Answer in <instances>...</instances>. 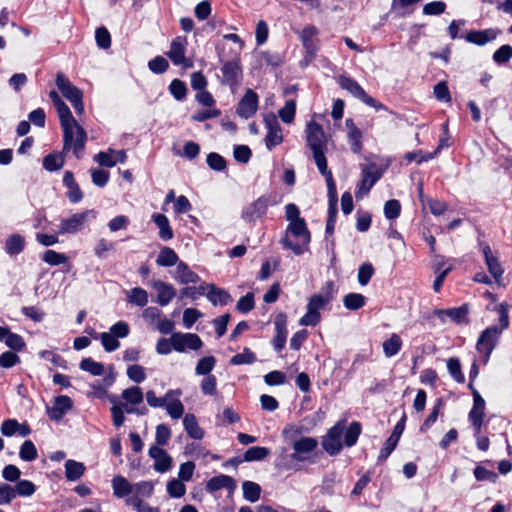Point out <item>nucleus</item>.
Returning <instances> with one entry per match:
<instances>
[{"label":"nucleus","mask_w":512,"mask_h":512,"mask_svg":"<svg viewBox=\"0 0 512 512\" xmlns=\"http://www.w3.org/2000/svg\"><path fill=\"white\" fill-rule=\"evenodd\" d=\"M267 207L268 200L260 197L243 210L242 218L249 223L255 222L265 216Z\"/></svg>","instance_id":"obj_19"},{"label":"nucleus","mask_w":512,"mask_h":512,"mask_svg":"<svg viewBox=\"0 0 512 512\" xmlns=\"http://www.w3.org/2000/svg\"><path fill=\"white\" fill-rule=\"evenodd\" d=\"M126 504L132 506L137 512H160L159 508L149 506L138 497H128Z\"/></svg>","instance_id":"obj_55"},{"label":"nucleus","mask_w":512,"mask_h":512,"mask_svg":"<svg viewBox=\"0 0 512 512\" xmlns=\"http://www.w3.org/2000/svg\"><path fill=\"white\" fill-rule=\"evenodd\" d=\"M101 343L107 352H113L120 346L119 341L110 332H103L100 334Z\"/></svg>","instance_id":"obj_60"},{"label":"nucleus","mask_w":512,"mask_h":512,"mask_svg":"<svg viewBox=\"0 0 512 512\" xmlns=\"http://www.w3.org/2000/svg\"><path fill=\"white\" fill-rule=\"evenodd\" d=\"M156 263L161 267H171L178 264V256L170 247H163L157 256Z\"/></svg>","instance_id":"obj_35"},{"label":"nucleus","mask_w":512,"mask_h":512,"mask_svg":"<svg viewBox=\"0 0 512 512\" xmlns=\"http://www.w3.org/2000/svg\"><path fill=\"white\" fill-rule=\"evenodd\" d=\"M187 47V39L185 37H176L170 45V50L166 55L170 58L174 65H181L184 68H191L193 62L185 57Z\"/></svg>","instance_id":"obj_12"},{"label":"nucleus","mask_w":512,"mask_h":512,"mask_svg":"<svg viewBox=\"0 0 512 512\" xmlns=\"http://www.w3.org/2000/svg\"><path fill=\"white\" fill-rule=\"evenodd\" d=\"M243 497L249 502H257L260 498L261 487L252 481H244L242 484Z\"/></svg>","instance_id":"obj_40"},{"label":"nucleus","mask_w":512,"mask_h":512,"mask_svg":"<svg viewBox=\"0 0 512 512\" xmlns=\"http://www.w3.org/2000/svg\"><path fill=\"white\" fill-rule=\"evenodd\" d=\"M127 376L131 381L141 383L146 379L145 368L137 364L131 365L127 368Z\"/></svg>","instance_id":"obj_61"},{"label":"nucleus","mask_w":512,"mask_h":512,"mask_svg":"<svg viewBox=\"0 0 512 512\" xmlns=\"http://www.w3.org/2000/svg\"><path fill=\"white\" fill-rule=\"evenodd\" d=\"M434 314L443 322L446 318H449L455 323H462L468 315V306L462 305L455 308L438 309L435 310Z\"/></svg>","instance_id":"obj_23"},{"label":"nucleus","mask_w":512,"mask_h":512,"mask_svg":"<svg viewBox=\"0 0 512 512\" xmlns=\"http://www.w3.org/2000/svg\"><path fill=\"white\" fill-rule=\"evenodd\" d=\"M296 112V102L294 100H287L284 107H282L278 114L284 123L290 124L293 122Z\"/></svg>","instance_id":"obj_50"},{"label":"nucleus","mask_w":512,"mask_h":512,"mask_svg":"<svg viewBox=\"0 0 512 512\" xmlns=\"http://www.w3.org/2000/svg\"><path fill=\"white\" fill-rule=\"evenodd\" d=\"M174 278L182 284L197 283L199 281V276L184 262L177 264Z\"/></svg>","instance_id":"obj_27"},{"label":"nucleus","mask_w":512,"mask_h":512,"mask_svg":"<svg viewBox=\"0 0 512 512\" xmlns=\"http://www.w3.org/2000/svg\"><path fill=\"white\" fill-rule=\"evenodd\" d=\"M181 394V390L175 389L167 391L163 397H157L154 391L149 390L146 392V401L153 408H164L167 399H171V396L180 397Z\"/></svg>","instance_id":"obj_28"},{"label":"nucleus","mask_w":512,"mask_h":512,"mask_svg":"<svg viewBox=\"0 0 512 512\" xmlns=\"http://www.w3.org/2000/svg\"><path fill=\"white\" fill-rule=\"evenodd\" d=\"M311 235L305 220L289 223L280 243L284 249H289L296 255H302L308 250Z\"/></svg>","instance_id":"obj_4"},{"label":"nucleus","mask_w":512,"mask_h":512,"mask_svg":"<svg viewBox=\"0 0 512 512\" xmlns=\"http://www.w3.org/2000/svg\"><path fill=\"white\" fill-rule=\"evenodd\" d=\"M482 253L489 273L493 276L495 282L500 284L504 270L498 260V257L493 254L490 246L487 244L483 245Z\"/></svg>","instance_id":"obj_18"},{"label":"nucleus","mask_w":512,"mask_h":512,"mask_svg":"<svg viewBox=\"0 0 512 512\" xmlns=\"http://www.w3.org/2000/svg\"><path fill=\"white\" fill-rule=\"evenodd\" d=\"M497 35L498 32L493 29L471 31L467 34L466 40L477 45H484L489 41L494 40L497 37Z\"/></svg>","instance_id":"obj_30"},{"label":"nucleus","mask_w":512,"mask_h":512,"mask_svg":"<svg viewBox=\"0 0 512 512\" xmlns=\"http://www.w3.org/2000/svg\"><path fill=\"white\" fill-rule=\"evenodd\" d=\"M270 454V450L266 447L254 446L249 448L244 454V461H261Z\"/></svg>","instance_id":"obj_45"},{"label":"nucleus","mask_w":512,"mask_h":512,"mask_svg":"<svg viewBox=\"0 0 512 512\" xmlns=\"http://www.w3.org/2000/svg\"><path fill=\"white\" fill-rule=\"evenodd\" d=\"M374 274V268L371 263H363L358 269V282L365 286L369 283L370 279Z\"/></svg>","instance_id":"obj_58"},{"label":"nucleus","mask_w":512,"mask_h":512,"mask_svg":"<svg viewBox=\"0 0 512 512\" xmlns=\"http://www.w3.org/2000/svg\"><path fill=\"white\" fill-rule=\"evenodd\" d=\"M485 411V400L482 398L478 390L473 392V407L468 414V418L472 423L475 430V435H478L481 431L482 422Z\"/></svg>","instance_id":"obj_15"},{"label":"nucleus","mask_w":512,"mask_h":512,"mask_svg":"<svg viewBox=\"0 0 512 512\" xmlns=\"http://www.w3.org/2000/svg\"><path fill=\"white\" fill-rule=\"evenodd\" d=\"M383 352L386 357L390 358L395 356L402 347V341L400 337L393 333L390 338L383 342Z\"/></svg>","instance_id":"obj_38"},{"label":"nucleus","mask_w":512,"mask_h":512,"mask_svg":"<svg viewBox=\"0 0 512 512\" xmlns=\"http://www.w3.org/2000/svg\"><path fill=\"white\" fill-rule=\"evenodd\" d=\"M318 441L313 437H301L293 442V453L282 459V466L285 470L297 472L302 469L303 464H314L315 450Z\"/></svg>","instance_id":"obj_3"},{"label":"nucleus","mask_w":512,"mask_h":512,"mask_svg":"<svg viewBox=\"0 0 512 512\" xmlns=\"http://www.w3.org/2000/svg\"><path fill=\"white\" fill-rule=\"evenodd\" d=\"M207 298L213 305H226L231 301V297L227 291L221 288H217L214 285L210 286V290L207 293Z\"/></svg>","instance_id":"obj_36"},{"label":"nucleus","mask_w":512,"mask_h":512,"mask_svg":"<svg viewBox=\"0 0 512 512\" xmlns=\"http://www.w3.org/2000/svg\"><path fill=\"white\" fill-rule=\"evenodd\" d=\"M264 122L267 128L265 144L268 150H272L283 142L282 128L274 115L266 116Z\"/></svg>","instance_id":"obj_14"},{"label":"nucleus","mask_w":512,"mask_h":512,"mask_svg":"<svg viewBox=\"0 0 512 512\" xmlns=\"http://www.w3.org/2000/svg\"><path fill=\"white\" fill-rule=\"evenodd\" d=\"M25 247V239L19 235L14 234L7 238L5 250L10 256L18 255Z\"/></svg>","instance_id":"obj_37"},{"label":"nucleus","mask_w":512,"mask_h":512,"mask_svg":"<svg viewBox=\"0 0 512 512\" xmlns=\"http://www.w3.org/2000/svg\"><path fill=\"white\" fill-rule=\"evenodd\" d=\"M224 83L231 87L237 85L241 75V67L238 61H227L222 66Z\"/></svg>","instance_id":"obj_26"},{"label":"nucleus","mask_w":512,"mask_h":512,"mask_svg":"<svg viewBox=\"0 0 512 512\" xmlns=\"http://www.w3.org/2000/svg\"><path fill=\"white\" fill-rule=\"evenodd\" d=\"M442 147H443V144L441 143L433 153H428V154H422L421 152H408L405 155V159L408 162L416 161L418 164H420L422 162H425V161H428V160H431L432 158H434L440 152Z\"/></svg>","instance_id":"obj_53"},{"label":"nucleus","mask_w":512,"mask_h":512,"mask_svg":"<svg viewBox=\"0 0 512 512\" xmlns=\"http://www.w3.org/2000/svg\"><path fill=\"white\" fill-rule=\"evenodd\" d=\"M183 425L187 432V434L196 440H199L203 437L204 432L199 427L196 417L193 414H186L183 418Z\"/></svg>","instance_id":"obj_33"},{"label":"nucleus","mask_w":512,"mask_h":512,"mask_svg":"<svg viewBox=\"0 0 512 512\" xmlns=\"http://www.w3.org/2000/svg\"><path fill=\"white\" fill-rule=\"evenodd\" d=\"M149 456L154 459V469L157 472L164 473L170 469L172 459L164 449L152 446L149 449Z\"/></svg>","instance_id":"obj_21"},{"label":"nucleus","mask_w":512,"mask_h":512,"mask_svg":"<svg viewBox=\"0 0 512 512\" xmlns=\"http://www.w3.org/2000/svg\"><path fill=\"white\" fill-rule=\"evenodd\" d=\"M80 369L90 373L93 376H100L104 373V365L94 361L92 358H84L80 362Z\"/></svg>","instance_id":"obj_43"},{"label":"nucleus","mask_w":512,"mask_h":512,"mask_svg":"<svg viewBox=\"0 0 512 512\" xmlns=\"http://www.w3.org/2000/svg\"><path fill=\"white\" fill-rule=\"evenodd\" d=\"M95 39H96V43H97L98 47L101 49H108L111 46L110 33L104 27H100V28L96 29Z\"/></svg>","instance_id":"obj_62"},{"label":"nucleus","mask_w":512,"mask_h":512,"mask_svg":"<svg viewBox=\"0 0 512 512\" xmlns=\"http://www.w3.org/2000/svg\"><path fill=\"white\" fill-rule=\"evenodd\" d=\"M343 304L348 310H358L365 304V297L358 293H349L343 299Z\"/></svg>","instance_id":"obj_47"},{"label":"nucleus","mask_w":512,"mask_h":512,"mask_svg":"<svg viewBox=\"0 0 512 512\" xmlns=\"http://www.w3.org/2000/svg\"><path fill=\"white\" fill-rule=\"evenodd\" d=\"M401 212V205L398 200H388L384 205L385 217L389 220L396 219L399 217Z\"/></svg>","instance_id":"obj_59"},{"label":"nucleus","mask_w":512,"mask_h":512,"mask_svg":"<svg viewBox=\"0 0 512 512\" xmlns=\"http://www.w3.org/2000/svg\"><path fill=\"white\" fill-rule=\"evenodd\" d=\"M446 10V3L443 1H433L423 6V14L427 16H436L444 13Z\"/></svg>","instance_id":"obj_56"},{"label":"nucleus","mask_w":512,"mask_h":512,"mask_svg":"<svg viewBox=\"0 0 512 512\" xmlns=\"http://www.w3.org/2000/svg\"><path fill=\"white\" fill-rule=\"evenodd\" d=\"M173 349L184 352L186 349L198 350L203 343L200 337L194 333H174L171 335Z\"/></svg>","instance_id":"obj_13"},{"label":"nucleus","mask_w":512,"mask_h":512,"mask_svg":"<svg viewBox=\"0 0 512 512\" xmlns=\"http://www.w3.org/2000/svg\"><path fill=\"white\" fill-rule=\"evenodd\" d=\"M150 286L157 291V303L160 306L168 305L176 296V289L161 280L150 281Z\"/></svg>","instance_id":"obj_20"},{"label":"nucleus","mask_w":512,"mask_h":512,"mask_svg":"<svg viewBox=\"0 0 512 512\" xmlns=\"http://www.w3.org/2000/svg\"><path fill=\"white\" fill-rule=\"evenodd\" d=\"M334 283L326 282L321 293L312 295L307 303V312L299 320L302 326H316L321 319L319 311L324 309L333 299Z\"/></svg>","instance_id":"obj_5"},{"label":"nucleus","mask_w":512,"mask_h":512,"mask_svg":"<svg viewBox=\"0 0 512 512\" xmlns=\"http://www.w3.org/2000/svg\"><path fill=\"white\" fill-rule=\"evenodd\" d=\"M166 403L167 404L164 406V408L171 418L179 419L183 416L184 405L180 401L179 397L171 396V399H167Z\"/></svg>","instance_id":"obj_39"},{"label":"nucleus","mask_w":512,"mask_h":512,"mask_svg":"<svg viewBox=\"0 0 512 512\" xmlns=\"http://www.w3.org/2000/svg\"><path fill=\"white\" fill-rule=\"evenodd\" d=\"M122 399L130 405H138L143 401V392L139 386H132L123 390Z\"/></svg>","instance_id":"obj_41"},{"label":"nucleus","mask_w":512,"mask_h":512,"mask_svg":"<svg viewBox=\"0 0 512 512\" xmlns=\"http://www.w3.org/2000/svg\"><path fill=\"white\" fill-rule=\"evenodd\" d=\"M236 486V481L231 476L221 474L208 480L206 490L208 492H215L225 488L228 491L233 492L236 489Z\"/></svg>","instance_id":"obj_24"},{"label":"nucleus","mask_w":512,"mask_h":512,"mask_svg":"<svg viewBox=\"0 0 512 512\" xmlns=\"http://www.w3.org/2000/svg\"><path fill=\"white\" fill-rule=\"evenodd\" d=\"M345 430V423L338 422L328 430L322 439L323 449L331 456L337 455L342 450L343 432Z\"/></svg>","instance_id":"obj_10"},{"label":"nucleus","mask_w":512,"mask_h":512,"mask_svg":"<svg viewBox=\"0 0 512 512\" xmlns=\"http://www.w3.org/2000/svg\"><path fill=\"white\" fill-rule=\"evenodd\" d=\"M95 161L104 167H113L118 162L124 163L126 160V153L124 150L114 151L109 149L106 152H99L94 157Z\"/></svg>","instance_id":"obj_22"},{"label":"nucleus","mask_w":512,"mask_h":512,"mask_svg":"<svg viewBox=\"0 0 512 512\" xmlns=\"http://www.w3.org/2000/svg\"><path fill=\"white\" fill-rule=\"evenodd\" d=\"M500 335L501 330L497 326H490L486 328L479 336L476 348L478 352L484 354L485 361L488 360L490 354L495 348Z\"/></svg>","instance_id":"obj_11"},{"label":"nucleus","mask_w":512,"mask_h":512,"mask_svg":"<svg viewBox=\"0 0 512 512\" xmlns=\"http://www.w3.org/2000/svg\"><path fill=\"white\" fill-rule=\"evenodd\" d=\"M55 108L63 130V152L72 150L75 157L80 158L87 140L86 131L75 120L65 102L55 106Z\"/></svg>","instance_id":"obj_1"},{"label":"nucleus","mask_w":512,"mask_h":512,"mask_svg":"<svg viewBox=\"0 0 512 512\" xmlns=\"http://www.w3.org/2000/svg\"><path fill=\"white\" fill-rule=\"evenodd\" d=\"M341 88L349 91L355 98L376 110H388L385 105L369 96L365 90L352 78L340 76L338 80Z\"/></svg>","instance_id":"obj_9"},{"label":"nucleus","mask_w":512,"mask_h":512,"mask_svg":"<svg viewBox=\"0 0 512 512\" xmlns=\"http://www.w3.org/2000/svg\"><path fill=\"white\" fill-rule=\"evenodd\" d=\"M72 406L73 403L70 397L66 395L57 396L54 398L53 405L47 407V415L51 420L60 421Z\"/></svg>","instance_id":"obj_17"},{"label":"nucleus","mask_w":512,"mask_h":512,"mask_svg":"<svg viewBox=\"0 0 512 512\" xmlns=\"http://www.w3.org/2000/svg\"><path fill=\"white\" fill-rule=\"evenodd\" d=\"M56 86L68 101L71 102L77 114L84 112L83 93L74 86L71 81L62 73L56 76Z\"/></svg>","instance_id":"obj_7"},{"label":"nucleus","mask_w":512,"mask_h":512,"mask_svg":"<svg viewBox=\"0 0 512 512\" xmlns=\"http://www.w3.org/2000/svg\"><path fill=\"white\" fill-rule=\"evenodd\" d=\"M276 334L273 338V347L277 352H280L286 343L287 329H286V317L284 314L277 316L275 320Z\"/></svg>","instance_id":"obj_25"},{"label":"nucleus","mask_w":512,"mask_h":512,"mask_svg":"<svg viewBox=\"0 0 512 512\" xmlns=\"http://www.w3.org/2000/svg\"><path fill=\"white\" fill-rule=\"evenodd\" d=\"M85 466L81 462L75 460H67L65 463V477L69 481H76L82 477Z\"/></svg>","instance_id":"obj_34"},{"label":"nucleus","mask_w":512,"mask_h":512,"mask_svg":"<svg viewBox=\"0 0 512 512\" xmlns=\"http://www.w3.org/2000/svg\"><path fill=\"white\" fill-rule=\"evenodd\" d=\"M258 108V95L251 89H248L240 100L236 113L244 119H249L256 113Z\"/></svg>","instance_id":"obj_16"},{"label":"nucleus","mask_w":512,"mask_h":512,"mask_svg":"<svg viewBox=\"0 0 512 512\" xmlns=\"http://www.w3.org/2000/svg\"><path fill=\"white\" fill-rule=\"evenodd\" d=\"M362 132L360 129H353L348 132V140L350 144L351 151L355 154H360L362 150Z\"/></svg>","instance_id":"obj_57"},{"label":"nucleus","mask_w":512,"mask_h":512,"mask_svg":"<svg viewBox=\"0 0 512 512\" xmlns=\"http://www.w3.org/2000/svg\"><path fill=\"white\" fill-rule=\"evenodd\" d=\"M19 456L24 461H33L37 458V449L34 443L30 440L24 441L20 447Z\"/></svg>","instance_id":"obj_51"},{"label":"nucleus","mask_w":512,"mask_h":512,"mask_svg":"<svg viewBox=\"0 0 512 512\" xmlns=\"http://www.w3.org/2000/svg\"><path fill=\"white\" fill-rule=\"evenodd\" d=\"M127 301L137 307H145L148 304V293L141 287H134L126 292Z\"/></svg>","instance_id":"obj_32"},{"label":"nucleus","mask_w":512,"mask_h":512,"mask_svg":"<svg viewBox=\"0 0 512 512\" xmlns=\"http://www.w3.org/2000/svg\"><path fill=\"white\" fill-rule=\"evenodd\" d=\"M112 488L116 497L124 498L133 492L134 486L125 477L117 475L112 479Z\"/></svg>","instance_id":"obj_29"},{"label":"nucleus","mask_w":512,"mask_h":512,"mask_svg":"<svg viewBox=\"0 0 512 512\" xmlns=\"http://www.w3.org/2000/svg\"><path fill=\"white\" fill-rule=\"evenodd\" d=\"M255 361H256V355L249 348H244L242 353H238L230 359V364H232V365L253 364Z\"/></svg>","instance_id":"obj_49"},{"label":"nucleus","mask_w":512,"mask_h":512,"mask_svg":"<svg viewBox=\"0 0 512 512\" xmlns=\"http://www.w3.org/2000/svg\"><path fill=\"white\" fill-rule=\"evenodd\" d=\"M64 165V157L61 154L51 153L44 157L43 167L47 171H57Z\"/></svg>","instance_id":"obj_44"},{"label":"nucleus","mask_w":512,"mask_h":512,"mask_svg":"<svg viewBox=\"0 0 512 512\" xmlns=\"http://www.w3.org/2000/svg\"><path fill=\"white\" fill-rule=\"evenodd\" d=\"M361 433V425L358 422H352L350 426L344 430V444L347 447H352L356 444L358 437Z\"/></svg>","instance_id":"obj_42"},{"label":"nucleus","mask_w":512,"mask_h":512,"mask_svg":"<svg viewBox=\"0 0 512 512\" xmlns=\"http://www.w3.org/2000/svg\"><path fill=\"white\" fill-rule=\"evenodd\" d=\"M215 358L213 356H206L201 358L195 368L198 375H207L213 370L215 366Z\"/></svg>","instance_id":"obj_54"},{"label":"nucleus","mask_w":512,"mask_h":512,"mask_svg":"<svg viewBox=\"0 0 512 512\" xmlns=\"http://www.w3.org/2000/svg\"><path fill=\"white\" fill-rule=\"evenodd\" d=\"M512 57V47L510 45H503L497 49L493 54V60L498 64H504Z\"/></svg>","instance_id":"obj_64"},{"label":"nucleus","mask_w":512,"mask_h":512,"mask_svg":"<svg viewBox=\"0 0 512 512\" xmlns=\"http://www.w3.org/2000/svg\"><path fill=\"white\" fill-rule=\"evenodd\" d=\"M152 219L159 228V237L168 241L173 238V230L170 226L168 218L164 214L156 213L152 215Z\"/></svg>","instance_id":"obj_31"},{"label":"nucleus","mask_w":512,"mask_h":512,"mask_svg":"<svg viewBox=\"0 0 512 512\" xmlns=\"http://www.w3.org/2000/svg\"><path fill=\"white\" fill-rule=\"evenodd\" d=\"M97 212L93 209L74 213L69 217L63 218L58 225L59 235H72L82 231L87 221L95 219Z\"/></svg>","instance_id":"obj_6"},{"label":"nucleus","mask_w":512,"mask_h":512,"mask_svg":"<svg viewBox=\"0 0 512 512\" xmlns=\"http://www.w3.org/2000/svg\"><path fill=\"white\" fill-rule=\"evenodd\" d=\"M167 492L171 497L179 498L185 494L186 488L182 480L173 479L167 484Z\"/></svg>","instance_id":"obj_63"},{"label":"nucleus","mask_w":512,"mask_h":512,"mask_svg":"<svg viewBox=\"0 0 512 512\" xmlns=\"http://www.w3.org/2000/svg\"><path fill=\"white\" fill-rule=\"evenodd\" d=\"M306 141L313 153L314 161L319 172L325 177L329 194L335 193V183L331 171L328 169L325 150L327 140L320 124L310 121L306 125Z\"/></svg>","instance_id":"obj_2"},{"label":"nucleus","mask_w":512,"mask_h":512,"mask_svg":"<svg viewBox=\"0 0 512 512\" xmlns=\"http://www.w3.org/2000/svg\"><path fill=\"white\" fill-rule=\"evenodd\" d=\"M362 179L358 184L355 196L357 199L369 193L375 183L382 177L384 170L375 163L361 165Z\"/></svg>","instance_id":"obj_8"},{"label":"nucleus","mask_w":512,"mask_h":512,"mask_svg":"<svg viewBox=\"0 0 512 512\" xmlns=\"http://www.w3.org/2000/svg\"><path fill=\"white\" fill-rule=\"evenodd\" d=\"M42 260L51 266H57L66 263L68 261V257L64 253L54 250H46L43 254Z\"/></svg>","instance_id":"obj_48"},{"label":"nucleus","mask_w":512,"mask_h":512,"mask_svg":"<svg viewBox=\"0 0 512 512\" xmlns=\"http://www.w3.org/2000/svg\"><path fill=\"white\" fill-rule=\"evenodd\" d=\"M447 369L451 377L458 383H463L465 377L461 371V364L458 358H449L447 361Z\"/></svg>","instance_id":"obj_52"},{"label":"nucleus","mask_w":512,"mask_h":512,"mask_svg":"<svg viewBox=\"0 0 512 512\" xmlns=\"http://www.w3.org/2000/svg\"><path fill=\"white\" fill-rule=\"evenodd\" d=\"M133 495L131 497L148 498L152 495L154 485L151 481H141L133 484Z\"/></svg>","instance_id":"obj_46"}]
</instances>
